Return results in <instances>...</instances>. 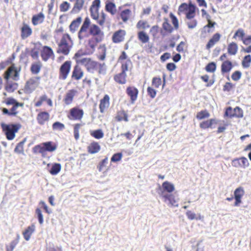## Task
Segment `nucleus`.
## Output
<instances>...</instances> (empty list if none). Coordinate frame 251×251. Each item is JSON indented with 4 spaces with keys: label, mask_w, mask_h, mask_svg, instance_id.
Returning <instances> with one entry per match:
<instances>
[{
    "label": "nucleus",
    "mask_w": 251,
    "mask_h": 251,
    "mask_svg": "<svg viewBox=\"0 0 251 251\" xmlns=\"http://www.w3.org/2000/svg\"><path fill=\"white\" fill-rule=\"evenodd\" d=\"M90 35L92 37L88 39L85 45L88 54L94 52L98 44L103 40L104 33L99 26L91 24L90 19L86 17L78 32V38L80 42H84Z\"/></svg>",
    "instance_id": "nucleus-1"
},
{
    "label": "nucleus",
    "mask_w": 251,
    "mask_h": 251,
    "mask_svg": "<svg viewBox=\"0 0 251 251\" xmlns=\"http://www.w3.org/2000/svg\"><path fill=\"white\" fill-rule=\"evenodd\" d=\"M196 6L191 2L188 4L182 3L178 7V13L181 12L185 14L186 23L189 29H193L197 26L198 21L195 18L196 15Z\"/></svg>",
    "instance_id": "nucleus-2"
},
{
    "label": "nucleus",
    "mask_w": 251,
    "mask_h": 251,
    "mask_svg": "<svg viewBox=\"0 0 251 251\" xmlns=\"http://www.w3.org/2000/svg\"><path fill=\"white\" fill-rule=\"evenodd\" d=\"M100 0H93L90 7V12L91 18L96 21L100 26H103L106 21V15L103 12H101L100 14Z\"/></svg>",
    "instance_id": "nucleus-3"
},
{
    "label": "nucleus",
    "mask_w": 251,
    "mask_h": 251,
    "mask_svg": "<svg viewBox=\"0 0 251 251\" xmlns=\"http://www.w3.org/2000/svg\"><path fill=\"white\" fill-rule=\"evenodd\" d=\"M73 45V41L71 36L68 33H64L58 44L56 52L58 54L67 55L70 53Z\"/></svg>",
    "instance_id": "nucleus-4"
},
{
    "label": "nucleus",
    "mask_w": 251,
    "mask_h": 251,
    "mask_svg": "<svg viewBox=\"0 0 251 251\" xmlns=\"http://www.w3.org/2000/svg\"><path fill=\"white\" fill-rule=\"evenodd\" d=\"M57 146V144L54 142H46L35 146L32 149V151L35 154L40 153L43 157H45L47 152H52L55 151Z\"/></svg>",
    "instance_id": "nucleus-5"
},
{
    "label": "nucleus",
    "mask_w": 251,
    "mask_h": 251,
    "mask_svg": "<svg viewBox=\"0 0 251 251\" xmlns=\"http://www.w3.org/2000/svg\"><path fill=\"white\" fill-rule=\"evenodd\" d=\"M169 16L174 26H172L169 23L167 18H164L161 30V34L163 36L170 34L174 30H177L179 28V23L177 18L172 13H171Z\"/></svg>",
    "instance_id": "nucleus-6"
},
{
    "label": "nucleus",
    "mask_w": 251,
    "mask_h": 251,
    "mask_svg": "<svg viewBox=\"0 0 251 251\" xmlns=\"http://www.w3.org/2000/svg\"><path fill=\"white\" fill-rule=\"evenodd\" d=\"M81 65H83L89 72L93 73L95 71H98L99 74H103L105 73L104 63H100L89 57L85 58Z\"/></svg>",
    "instance_id": "nucleus-7"
},
{
    "label": "nucleus",
    "mask_w": 251,
    "mask_h": 251,
    "mask_svg": "<svg viewBox=\"0 0 251 251\" xmlns=\"http://www.w3.org/2000/svg\"><path fill=\"white\" fill-rule=\"evenodd\" d=\"M0 126L6 139L8 140H12L15 137L16 133L22 127V125L19 123L6 124L2 123L0 124Z\"/></svg>",
    "instance_id": "nucleus-8"
},
{
    "label": "nucleus",
    "mask_w": 251,
    "mask_h": 251,
    "mask_svg": "<svg viewBox=\"0 0 251 251\" xmlns=\"http://www.w3.org/2000/svg\"><path fill=\"white\" fill-rule=\"evenodd\" d=\"M129 4H126L119 6L117 14V18L121 20L123 23H126L129 21L132 17V12L130 8L126 6Z\"/></svg>",
    "instance_id": "nucleus-9"
},
{
    "label": "nucleus",
    "mask_w": 251,
    "mask_h": 251,
    "mask_svg": "<svg viewBox=\"0 0 251 251\" xmlns=\"http://www.w3.org/2000/svg\"><path fill=\"white\" fill-rule=\"evenodd\" d=\"M40 76H34L29 78L25 84L23 91L25 94H30L33 92L40 84Z\"/></svg>",
    "instance_id": "nucleus-10"
},
{
    "label": "nucleus",
    "mask_w": 251,
    "mask_h": 251,
    "mask_svg": "<svg viewBox=\"0 0 251 251\" xmlns=\"http://www.w3.org/2000/svg\"><path fill=\"white\" fill-rule=\"evenodd\" d=\"M20 70H18L15 64H12L3 74V77L5 80H8L10 78L13 80L17 81L19 79V73Z\"/></svg>",
    "instance_id": "nucleus-11"
},
{
    "label": "nucleus",
    "mask_w": 251,
    "mask_h": 251,
    "mask_svg": "<svg viewBox=\"0 0 251 251\" xmlns=\"http://www.w3.org/2000/svg\"><path fill=\"white\" fill-rule=\"evenodd\" d=\"M83 115V109L77 107H74L69 110L67 118L71 121H81Z\"/></svg>",
    "instance_id": "nucleus-12"
},
{
    "label": "nucleus",
    "mask_w": 251,
    "mask_h": 251,
    "mask_svg": "<svg viewBox=\"0 0 251 251\" xmlns=\"http://www.w3.org/2000/svg\"><path fill=\"white\" fill-rule=\"evenodd\" d=\"M72 62L68 60L64 62L60 66L59 70V78L61 80H65L71 71Z\"/></svg>",
    "instance_id": "nucleus-13"
},
{
    "label": "nucleus",
    "mask_w": 251,
    "mask_h": 251,
    "mask_svg": "<svg viewBox=\"0 0 251 251\" xmlns=\"http://www.w3.org/2000/svg\"><path fill=\"white\" fill-rule=\"evenodd\" d=\"M224 116L229 118H242L243 117V111L239 106H236L233 109L229 106L226 109Z\"/></svg>",
    "instance_id": "nucleus-14"
},
{
    "label": "nucleus",
    "mask_w": 251,
    "mask_h": 251,
    "mask_svg": "<svg viewBox=\"0 0 251 251\" xmlns=\"http://www.w3.org/2000/svg\"><path fill=\"white\" fill-rule=\"evenodd\" d=\"M163 198L165 202L168 203V205L172 207H177L178 206L179 198L172 194H162L161 197Z\"/></svg>",
    "instance_id": "nucleus-15"
},
{
    "label": "nucleus",
    "mask_w": 251,
    "mask_h": 251,
    "mask_svg": "<svg viewBox=\"0 0 251 251\" xmlns=\"http://www.w3.org/2000/svg\"><path fill=\"white\" fill-rule=\"evenodd\" d=\"M42 60L47 61L49 59L54 57V54L52 49L49 46H44L42 47L40 52Z\"/></svg>",
    "instance_id": "nucleus-16"
},
{
    "label": "nucleus",
    "mask_w": 251,
    "mask_h": 251,
    "mask_svg": "<svg viewBox=\"0 0 251 251\" xmlns=\"http://www.w3.org/2000/svg\"><path fill=\"white\" fill-rule=\"evenodd\" d=\"M24 105V103L23 102H20L12 106L10 110L6 108H1L0 109L3 115H7L8 116H16L19 113V111L17 110L18 108L19 107H23Z\"/></svg>",
    "instance_id": "nucleus-17"
},
{
    "label": "nucleus",
    "mask_w": 251,
    "mask_h": 251,
    "mask_svg": "<svg viewBox=\"0 0 251 251\" xmlns=\"http://www.w3.org/2000/svg\"><path fill=\"white\" fill-rule=\"evenodd\" d=\"M77 91L72 89L69 90L64 95L63 101L66 105L71 104L74 101L75 96L77 94Z\"/></svg>",
    "instance_id": "nucleus-18"
},
{
    "label": "nucleus",
    "mask_w": 251,
    "mask_h": 251,
    "mask_svg": "<svg viewBox=\"0 0 251 251\" xmlns=\"http://www.w3.org/2000/svg\"><path fill=\"white\" fill-rule=\"evenodd\" d=\"M231 165L235 168H246L249 166V163L247 158L241 157L233 159Z\"/></svg>",
    "instance_id": "nucleus-19"
},
{
    "label": "nucleus",
    "mask_w": 251,
    "mask_h": 251,
    "mask_svg": "<svg viewBox=\"0 0 251 251\" xmlns=\"http://www.w3.org/2000/svg\"><path fill=\"white\" fill-rule=\"evenodd\" d=\"M245 195V191L243 187H239L237 188L234 191V198L235 202L234 206H239L242 203V197Z\"/></svg>",
    "instance_id": "nucleus-20"
},
{
    "label": "nucleus",
    "mask_w": 251,
    "mask_h": 251,
    "mask_svg": "<svg viewBox=\"0 0 251 251\" xmlns=\"http://www.w3.org/2000/svg\"><path fill=\"white\" fill-rule=\"evenodd\" d=\"M110 97L106 94L100 100L99 104L100 112L101 113L105 112L110 106Z\"/></svg>",
    "instance_id": "nucleus-21"
},
{
    "label": "nucleus",
    "mask_w": 251,
    "mask_h": 251,
    "mask_svg": "<svg viewBox=\"0 0 251 251\" xmlns=\"http://www.w3.org/2000/svg\"><path fill=\"white\" fill-rule=\"evenodd\" d=\"M50 119V113L47 111H40L36 116V120L40 126H44L47 123Z\"/></svg>",
    "instance_id": "nucleus-22"
},
{
    "label": "nucleus",
    "mask_w": 251,
    "mask_h": 251,
    "mask_svg": "<svg viewBox=\"0 0 251 251\" xmlns=\"http://www.w3.org/2000/svg\"><path fill=\"white\" fill-rule=\"evenodd\" d=\"M126 93L130 98V101L131 103H134L137 100L139 91L137 88L134 86H128L126 89Z\"/></svg>",
    "instance_id": "nucleus-23"
},
{
    "label": "nucleus",
    "mask_w": 251,
    "mask_h": 251,
    "mask_svg": "<svg viewBox=\"0 0 251 251\" xmlns=\"http://www.w3.org/2000/svg\"><path fill=\"white\" fill-rule=\"evenodd\" d=\"M159 189L160 192H158L159 195L160 197L162 196V194H171L175 189V186L172 183L166 181L163 182L162 184V187H160Z\"/></svg>",
    "instance_id": "nucleus-24"
},
{
    "label": "nucleus",
    "mask_w": 251,
    "mask_h": 251,
    "mask_svg": "<svg viewBox=\"0 0 251 251\" xmlns=\"http://www.w3.org/2000/svg\"><path fill=\"white\" fill-rule=\"evenodd\" d=\"M126 31L124 29H119L115 31L112 37V41L114 43L118 44L124 41Z\"/></svg>",
    "instance_id": "nucleus-25"
},
{
    "label": "nucleus",
    "mask_w": 251,
    "mask_h": 251,
    "mask_svg": "<svg viewBox=\"0 0 251 251\" xmlns=\"http://www.w3.org/2000/svg\"><path fill=\"white\" fill-rule=\"evenodd\" d=\"M84 75V71L81 67L78 65L76 64L73 68L71 78L75 80L81 79Z\"/></svg>",
    "instance_id": "nucleus-26"
},
{
    "label": "nucleus",
    "mask_w": 251,
    "mask_h": 251,
    "mask_svg": "<svg viewBox=\"0 0 251 251\" xmlns=\"http://www.w3.org/2000/svg\"><path fill=\"white\" fill-rule=\"evenodd\" d=\"M221 35L219 33H214L212 36L209 39L207 42L205 48L207 50H210L219 42H220L221 38Z\"/></svg>",
    "instance_id": "nucleus-27"
},
{
    "label": "nucleus",
    "mask_w": 251,
    "mask_h": 251,
    "mask_svg": "<svg viewBox=\"0 0 251 251\" xmlns=\"http://www.w3.org/2000/svg\"><path fill=\"white\" fill-rule=\"evenodd\" d=\"M114 120L117 122L124 121L127 122L128 121V115L127 111L124 109H121L116 112L114 116Z\"/></svg>",
    "instance_id": "nucleus-28"
},
{
    "label": "nucleus",
    "mask_w": 251,
    "mask_h": 251,
    "mask_svg": "<svg viewBox=\"0 0 251 251\" xmlns=\"http://www.w3.org/2000/svg\"><path fill=\"white\" fill-rule=\"evenodd\" d=\"M32 29L30 26L25 23H23L21 28V37L22 39H25L31 35Z\"/></svg>",
    "instance_id": "nucleus-29"
},
{
    "label": "nucleus",
    "mask_w": 251,
    "mask_h": 251,
    "mask_svg": "<svg viewBox=\"0 0 251 251\" xmlns=\"http://www.w3.org/2000/svg\"><path fill=\"white\" fill-rule=\"evenodd\" d=\"M85 55H89L87 53V50H86L85 51H84L82 50H79L75 53L73 59L75 60L76 64L81 65L83 61L87 58L82 57V56Z\"/></svg>",
    "instance_id": "nucleus-30"
},
{
    "label": "nucleus",
    "mask_w": 251,
    "mask_h": 251,
    "mask_svg": "<svg viewBox=\"0 0 251 251\" xmlns=\"http://www.w3.org/2000/svg\"><path fill=\"white\" fill-rule=\"evenodd\" d=\"M45 19V15L41 12L37 14L33 15L31 18V22L33 25L35 26L38 25L42 24Z\"/></svg>",
    "instance_id": "nucleus-31"
},
{
    "label": "nucleus",
    "mask_w": 251,
    "mask_h": 251,
    "mask_svg": "<svg viewBox=\"0 0 251 251\" xmlns=\"http://www.w3.org/2000/svg\"><path fill=\"white\" fill-rule=\"evenodd\" d=\"M232 62L229 60H226L222 62L221 66V71L222 74L229 73L233 67Z\"/></svg>",
    "instance_id": "nucleus-32"
},
{
    "label": "nucleus",
    "mask_w": 251,
    "mask_h": 251,
    "mask_svg": "<svg viewBox=\"0 0 251 251\" xmlns=\"http://www.w3.org/2000/svg\"><path fill=\"white\" fill-rule=\"evenodd\" d=\"M44 102H46L49 106L50 107L52 106V101L51 100L48 98V96L45 94L39 97L38 100L35 102L34 106L35 107H40L42 105Z\"/></svg>",
    "instance_id": "nucleus-33"
},
{
    "label": "nucleus",
    "mask_w": 251,
    "mask_h": 251,
    "mask_svg": "<svg viewBox=\"0 0 251 251\" xmlns=\"http://www.w3.org/2000/svg\"><path fill=\"white\" fill-rule=\"evenodd\" d=\"M35 229V225L32 224L27 227L23 232V235L26 241H28Z\"/></svg>",
    "instance_id": "nucleus-34"
},
{
    "label": "nucleus",
    "mask_w": 251,
    "mask_h": 251,
    "mask_svg": "<svg viewBox=\"0 0 251 251\" xmlns=\"http://www.w3.org/2000/svg\"><path fill=\"white\" fill-rule=\"evenodd\" d=\"M100 150V146L99 144L93 141L87 147L88 152L90 154H94L98 152Z\"/></svg>",
    "instance_id": "nucleus-35"
},
{
    "label": "nucleus",
    "mask_w": 251,
    "mask_h": 251,
    "mask_svg": "<svg viewBox=\"0 0 251 251\" xmlns=\"http://www.w3.org/2000/svg\"><path fill=\"white\" fill-rule=\"evenodd\" d=\"M126 73L122 71L120 73L115 75L114 76V80L118 83L124 84L126 82Z\"/></svg>",
    "instance_id": "nucleus-36"
},
{
    "label": "nucleus",
    "mask_w": 251,
    "mask_h": 251,
    "mask_svg": "<svg viewBox=\"0 0 251 251\" xmlns=\"http://www.w3.org/2000/svg\"><path fill=\"white\" fill-rule=\"evenodd\" d=\"M216 120L215 119H210L207 120L203 121L200 124V127L203 129L207 128H212L214 124H216Z\"/></svg>",
    "instance_id": "nucleus-37"
},
{
    "label": "nucleus",
    "mask_w": 251,
    "mask_h": 251,
    "mask_svg": "<svg viewBox=\"0 0 251 251\" xmlns=\"http://www.w3.org/2000/svg\"><path fill=\"white\" fill-rule=\"evenodd\" d=\"M20 236L17 234L15 239L11 241L8 244L6 245L5 250L6 251H13L16 246L19 242Z\"/></svg>",
    "instance_id": "nucleus-38"
},
{
    "label": "nucleus",
    "mask_w": 251,
    "mask_h": 251,
    "mask_svg": "<svg viewBox=\"0 0 251 251\" xmlns=\"http://www.w3.org/2000/svg\"><path fill=\"white\" fill-rule=\"evenodd\" d=\"M105 9L106 11L109 13L111 15H114L116 14V5L111 1H107L105 3Z\"/></svg>",
    "instance_id": "nucleus-39"
},
{
    "label": "nucleus",
    "mask_w": 251,
    "mask_h": 251,
    "mask_svg": "<svg viewBox=\"0 0 251 251\" xmlns=\"http://www.w3.org/2000/svg\"><path fill=\"white\" fill-rule=\"evenodd\" d=\"M82 21V18L80 17H77L73 20L69 25V29L71 32L74 33L78 28Z\"/></svg>",
    "instance_id": "nucleus-40"
},
{
    "label": "nucleus",
    "mask_w": 251,
    "mask_h": 251,
    "mask_svg": "<svg viewBox=\"0 0 251 251\" xmlns=\"http://www.w3.org/2000/svg\"><path fill=\"white\" fill-rule=\"evenodd\" d=\"M238 47L236 43L232 42L228 45L227 50L228 54L235 55L238 52Z\"/></svg>",
    "instance_id": "nucleus-41"
},
{
    "label": "nucleus",
    "mask_w": 251,
    "mask_h": 251,
    "mask_svg": "<svg viewBox=\"0 0 251 251\" xmlns=\"http://www.w3.org/2000/svg\"><path fill=\"white\" fill-rule=\"evenodd\" d=\"M138 40L143 44H146L149 42L150 37L149 35L144 31H139L137 33Z\"/></svg>",
    "instance_id": "nucleus-42"
},
{
    "label": "nucleus",
    "mask_w": 251,
    "mask_h": 251,
    "mask_svg": "<svg viewBox=\"0 0 251 251\" xmlns=\"http://www.w3.org/2000/svg\"><path fill=\"white\" fill-rule=\"evenodd\" d=\"M42 65L41 62L38 61L31 65L30 70L33 75L38 74L41 71Z\"/></svg>",
    "instance_id": "nucleus-43"
},
{
    "label": "nucleus",
    "mask_w": 251,
    "mask_h": 251,
    "mask_svg": "<svg viewBox=\"0 0 251 251\" xmlns=\"http://www.w3.org/2000/svg\"><path fill=\"white\" fill-rule=\"evenodd\" d=\"M136 28L140 31L148 29L150 27V25L148 21L146 20H139L136 24Z\"/></svg>",
    "instance_id": "nucleus-44"
},
{
    "label": "nucleus",
    "mask_w": 251,
    "mask_h": 251,
    "mask_svg": "<svg viewBox=\"0 0 251 251\" xmlns=\"http://www.w3.org/2000/svg\"><path fill=\"white\" fill-rule=\"evenodd\" d=\"M18 84L16 82H11L5 86V90L8 93H12L18 89Z\"/></svg>",
    "instance_id": "nucleus-45"
},
{
    "label": "nucleus",
    "mask_w": 251,
    "mask_h": 251,
    "mask_svg": "<svg viewBox=\"0 0 251 251\" xmlns=\"http://www.w3.org/2000/svg\"><path fill=\"white\" fill-rule=\"evenodd\" d=\"M121 64L122 71L126 73L128 70L129 68L132 67V63L130 59L120 62Z\"/></svg>",
    "instance_id": "nucleus-46"
},
{
    "label": "nucleus",
    "mask_w": 251,
    "mask_h": 251,
    "mask_svg": "<svg viewBox=\"0 0 251 251\" xmlns=\"http://www.w3.org/2000/svg\"><path fill=\"white\" fill-rule=\"evenodd\" d=\"M186 215L188 218V219L190 220H193L194 219H196L197 220H202L203 218V217L201 216L200 214H199L198 216L196 215L195 213L192 212L190 210H188L186 212Z\"/></svg>",
    "instance_id": "nucleus-47"
},
{
    "label": "nucleus",
    "mask_w": 251,
    "mask_h": 251,
    "mask_svg": "<svg viewBox=\"0 0 251 251\" xmlns=\"http://www.w3.org/2000/svg\"><path fill=\"white\" fill-rule=\"evenodd\" d=\"M251 63V55H247L244 57L241 64L243 68H248L250 67Z\"/></svg>",
    "instance_id": "nucleus-48"
},
{
    "label": "nucleus",
    "mask_w": 251,
    "mask_h": 251,
    "mask_svg": "<svg viewBox=\"0 0 251 251\" xmlns=\"http://www.w3.org/2000/svg\"><path fill=\"white\" fill-rule=\"evenodd\" d=\"M61 169L60 164L56 163L52 165L49 172L52 175H56L60 171Z\"/></svg>",
    "instance_id": "nucleus-49"
},
{
    "label": "nucleus",
    "mask_w": 251,
    "mask_h": 251,
    "mask_svg": "<svg viewBox=\"0 0 251 251\" xmlns=\"http://www.w3.org/2000/svg\"><path fill=\"white\" fill-rule=\"evenodd\" d=\"M210 116V114L206 110H201L197 113L196 118L198 120H201L205 118H208Z\"/></svg>",
    "instance_id": "nucleus-50"
},
{
    "label": "nucleus",
    "mask_w": 251,
    "mask_h": 251,
    "mask_svg": "<svg viewBox=\"0 0 251 251\" xmlns=\"http://www.w3.org/2000/svg\"><path fill=\"white\" fill-rule=\"evenodd\" d=\"M90 135L96 139H101L104 136L103 132L102 130L99 129L95 130L90 131Z\"/></svg>",
    "instance_id": "nucleus-51"
},
{
    "label": "nucleus",
    "mask_w": 251,
    "mask_h": 251,
    "mask_svg": "<svg viewBox=\"0 0 251 251\" xmlns=\"http://www.w3.org/2000/svg\"><path fill=\"white\" fill-rule=\"evenodd\" d=\"M217 66L214 62L208 63L205 67V70L208 73H213L216 70Z\"/></svg>",
    "instance_id": "nucleus-52"
},
{
    "label": "nucleus",
    "mask_w": 251,
    "mask_h": 251,
    "mask_svg": "<svg viewBox=\"0 0 251 251\" xmlns=\"http://www.w3.org/2000/svg\"><path fill=\"white\" fill-rule=\"evenodd\" d=\"M245 36V33L244 30L242 28L238 29L235 32L233 38L236 39L239 38L241 41Z\"/></svg>",
    "instance_id": "nucleus-53"
},
{
    "label": "nucleus",
    "mask_w": 251,
    "mask_h": 251,
    "mask_svg": "<svg viewBox=\"0 0 251 251\" xmlns=\"http://www.w3.org/2000/svg\"><path fill=\"white\" fill-rule=\"evenodd\" d=\"M81 126V124H76L74 126V134L75 140H77L79 138V129Z\"/></svg>",
    "instance_id": "nucleus-54"
},
{
    "label": "nucleus",
    "mask_w": 251,
    "mask_h": 251,
    "mask_svg": "<svg viewBox=\"0 0 251 251\" xmlns=\"http://www.w3.org/2000/svg\"><path fill=\"white\" fill-rule=\"evenodd\" d=\"M162 84V80L159 77H154L152 79L151 85L153 87L158 88L161 86Z\"/></svg>",
    "instance_id": "nucleus-55"
},
{
    "label": "nucleus",
    "mask_w": 251,
    "mask_h": 251,
    "mask_svg": "<svg viewBox=\"0 0 251 251\" xmlns=\"http://www.w3.org/2000/svg\"><path fill=\"white\" fill-rule=\"evenodd\" d=\"M235 87V84L231 82H227L223 86V91L224 92H230Z\"/></svg>",
    "instance_id": "nucleus-56"
},
{
    "label": "nucleus",
    "mask_w": 251,
    "mask_h": 251,
    "mask_svg": "<svg viewBox=\"0 0 251 251\" xmlns=\"http://www.w3.org/2000/svg\"><path fill=\"white\" fill-rule=\"evenodd\" d=\"M53 130H62L65 127V125L59 122H54L52 126Z\"/></svg>",
    "instance_id": "nucleus-57"
},
{
    "label": "nucleus",
    "mask_w": 251,
    "mask_h": 251,
    "mask_svg": "<svg viewBox=\"0 0 251 251\" xmlns=\"http://www.w3.org/2000/svg\"><path fill=\"white\" fill-rule=\"evenodd\" d=\"M70 7V4L66 1L62 2L59 7L60 11L63 12L67 11Z\"/></svg>",
    "instance_id": "nucleus-58"
},
{
    "label": "nucleus",
    "mask_w": 251,
    "mask_h": 251,
    "mask_svg": "<svg viewBox=\"0 0 251 251\" xmlns=\"http://www.w3.org/2000/svg\"><path fill=\"white\" fill-rule=\"evenodd\" d=\"M159 30V27L158 25H154L152 26L150 30V32L152 37H156Z\"/></svg>",
    "instance_id": "nucleus-59"
},
{
    "label": "nucleus",
    "mask_w": 251,
    "mask_h": 251,
    "mask_svg": "<svg viewBox=\"0 0 251 251\" xmlns=\"http://www.w3.org/2000/svg\"><path fill=\"white\" fill-rule=\"evenodd\" d=\"M242 76V73L240 71H235L231 75V79L235 81H238Z\"/></svg>",
    "instance_id": "nucleus-60"
},
{
    "label": "nucleus",
    "mask_w": 251,
    "mask_h": 251,
    "mask_svg": "<svg viewBox=\"0 0 251 251\" xmlns=\"http://www.w3.org/2000/svg\"><path fill=\"white\" fill-rule=\"evenodd\" d=\"M147 93L150 97L151 99L154 98L156 96V91L153 87L149 86L147 88Z\"/></svg>",
    "instance_id": "nucleus-61"
},
{
    "label": "nucleus",
    "mask_w": 251,
    "mask_h": 251,
    "mask_svg": "<svg viewBox=\"0 0 251 251\" xmlns=\"http://www.w3.org/2000/svg\"><path fill=\"white\" fill-rule=\"evenodd\" d=\"M30 54L33 59H38L39 57V49L36 48L32 49Z\"/></svg>",
    "instance_id": "nucleus-62"
},
{
    "label": "nucleus",
    "mask_w": 251,
    "mask_h": 251,
    "mask_svg": "<svg viewBox=\"0 0 251 251\" xmlns=\"http://www.w3.org/2000/svg\"><path fill=\"white\" fill-rule=\"evenodd\" d=\"M122 156L123 154L122 152L115 153L112 156L111 161L113 162L119 161L122 159Z\"/></svg>",
    "instance_id": "nucleus-63"
},
{
    "label": "nucleus",
    "mask_w": 251,
    "mask_h": 251,
    "mask_svg": "<svg viewBox=\"0 0 251 251\" xmlns=\"http://www.w3.org/2000/svg\"><path fill=\"white\" fill-rule=\"evenodd\" d=\"M108 163V158L107 157L103 159L101 161H100L98 166V169L100 172L102 171L103 170V168H105L106 166V164Z\"/></svg>",
    "instance_id": "nucleus-64"
}]
</instances>
